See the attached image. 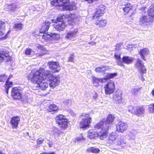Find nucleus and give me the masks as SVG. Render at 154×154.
Listing matches in <instances>:
<instances>
[{
    "instance_id": "obj_27",
    "label": "nucleus",
    "mask_w": 154,
    "mask_h": 154,
    "mask_svg": "<svg viewBox=\"0 0 154 154\" xmlns=\"http://www.w3.org/2000/svg\"><path fill=\"white\" fill-rule=\"evenodd\" d=\"M148 16L152 22L154 21V6H151L148 11Z\"/></svg>"
},
{
    "instance_id": "obj_10",
    "label": "nucleus",
    "mask_w": 154,
    "mask_h": 154,
    "mask_svg": "<svg viewBox=\"0 0 154 154\" xmlns=\"http://www.w3.org/2000/svg\"><path fill=\"white\" fill-rule=\"evenodd\" d=\"M22 92L20 88H13L12 91V95L14 99H19L21 98Z\"/></svg>"
},
{
    "instance_id": "obj_48",
    "label": "nucleus",
    "mask_w": 154,
    "mask_h": 154,
    "mask_svg": "<svg viewBox=\"0 0 154 154\" xmlns=\"http://www.w3.org/2000/svg\"><path fill=\"white\" fill-rule=\"evenodd\" d=\"M139 91V89L136 88H133L131 90L132 92L134 94H136Z\"/></svg>"
},
{
    "instance_id": "obj_52",
    "label": "nucleus",
    "mask_w": 154,
    "mask_h": 154,
    "mask_svg": "<svg viewBox=\"0 0 154 154\" xmlns=\"http://www.w3.org/2000/svg\"><path fill=\"white\" fill-rule=\"evenodd\" d=\"M134 109V107L132 106H128V111L129 112L132 113L133 110Z\"/></svg>"
},
{
    "instance_id": "obj_13",
    "label": "nucleus",
    "mask_w": 154,
    "mask_h": 154,
    "mask_svg": "<svg viewBox=\"0 0 154 154\" xmlns=\"http://www.w3.org/2000/svg\"><path fill=\"white\" fill-rule=\"evenodd\" d=\"M55 24L53 25V27L55 29L59 32L63 30L65 28L66 25L64 21H57L54 22Z\"/></svg>"
},
{
    "instance_id": "obj_42",
    "label": "nucleus",
    "mask_w": 154,
    "mask_h": 154,
    "mask_svg": "<svg viewBox=\"0 0 154 154\" xmlns=\"http://www.w3.org/2000/svg\"><path fill=\"white\" fill-rule=\"evenodd\" d=\"M21 100L22 103L23 104L27 103L28 102V97L26 96H24L21 98Z\"/></svg>"
},
{
    "instance_id": "obj_53",
    "label": "nucleus",
    "mask_w": 154,
    "mask_h": 154,
    "mask_svg": "<svg viewBox=\"0 0 154 154\" xmlns=\"http://www.w3.org/2000/svg\"><path fill=\"white\" fill-rule=\"evenodd\" d=\"M74 57V56L73 54H72L71 56H70L69 58V61H71L72 62H73L74 61L73 59Z\"/></svg>"
},
{
    "instance_id": "obj_63",
    "label": "nucleus",
    "mask_w": 154,
    "mask_h": 154,
    "mask_svg": "<svg viewBox=\"0 0 154 154\" xmlns=\"http://www.w3.org/2000/svg\"><path fill=\"white\" fill-rule=\"evenodd\" d=\"M0 154H5V153L2 152V151H0Z\"/></svg>"
},
{
    "instance_id": "obj_34",
    "label": "nucleus",
    "mask_w": 154,
    "mask_h": 154,
    "mask_svg": "<svg viewBox=\"0 0 154 154\" xmlns=\"http://www.w3.org/2000/svg\"><path fill=\"white\" fill-rule=\"evenodd\" d=\"M116 75L117 73H108L106 77V78L102 79V81L103 82V80L105 81L107 79H109L112 78Z\"/></svg>"
},
{
    "instance_id": "obj_49",
    "label": "nucleus",
    "mask_w": 154,
    "mask_h": 154,
    "mask_svg": "<svg viewBox=\"0 0 154 154\" xmlns=\"http://www.w3.org/2000/svg\"><path fill=\"white\" fill-rule=\"evenodd\" d=\"M114 56L117 61L119 60H121L120 55V54H118L117 53H115Z\"/></svg>"
},
{
    "instance_id": "obj_46",
    "label": "nucleus",
    "mask_w": 154,
    "mask_h": 154,
    "mask_svg": "<svg viewBox=\"0 0 154 154\" xmlns=\"http://www.w3.org/2000/svg\"><path fill=\"white\" fill-rule=\"evenodd\" d=\"M149 110L152 113L154 112V104H152L149 105Z\"/></svg>"
},
{
    "instance_id": "obj_9",
    "label": "nucleus",
    "mask_w": 154,
    "mask_h": 154,
    "mask_svg": "<svg viewBox=\"0 0 154 154\" xmlns=\"http://www.w3.org/2000/svg\"><path fill=\"white\" fill-rule=\"evenodd\" d=\"M134 66L140 71V72L142 74L141 75L146 73V70L144 65L143 62L140 59H137Z\"/></svg>"
},
{
    "instance_id": "obj_21",
    "label": "nucleus",
    "mask_w": 154,
    "mask_h": 154,
    "mask_svg": "<svg viewBox=\"0 0 154 154\" xmlns=\"http://www.w3.org/2000/svg\"><path fill=\"white\" fill-rule=\"evenodd\" d=\"M122 94L120 92H117L113 95V99L114 101L116 103H121L122 98L121 97Z\"/></svg>"
},
{
    "instance_id": "obj_12",
    "label": "nucleus",
    "mask_w": 154,
    "mask_h": 154,
    "mask_svg": "<svg viewBox=\"0 0 154 154\" xmlns=\"http://www.w3.org/2000/svg\"><path fill=\"white\" fill-rule=\"evenodd\" d=\"M11 57L8 51H4L0 52V60H4L6 62H8L11 61Z\"/></svg>"
},
{
    "instance_id": "obj_20",
    "label": "nucleus",
    "mask_w": 154,
    "mask_h": 154,
    "mask_svg": "<svg viewBox=\"0 0 154 154\" xmlns=\"http://www.w3.org/2000/svg\"><path fill=\"white\" fill-rule=\"evenodd\" d=\"M117 137L116 133H112L109 135L108 139L106 140V142L109 144H112L115 142Z\"/></svg>"
},
{
    "instance_id": "obj_4",
    "label": "nucleus",
    "mask_w": 154,
    "mask_h": 154,
    "mask_svg": "<svg viewBox=\"0 0 154 154\" xmlns=\"http://www.w3.org/2000/svg\"><path fill=\"white\" fill-rule=\"evenodd\" d=\"M30 75H28L27 76L28 80L31 81L32 83L37 85V86L39 87L42 90H45V89L48 88V82L45 80H42L41 79L38 78L34 79H35V82L32 81V79H33L34 77H32V78H30Z\"/></svg>"
},
{
    "instance_id": "obj_61",
    "label": "nucleus",
    "mask_w": 154,
    "mask_h": 154,
    "mask_svg": "<svg viewBox=\"0 0 154 154\" xmlns=\"http://www.w3.org/2000/svg\"><path fill=\"white\" fill-rule=\"evenodd\" d=\"M40 154H55L54 152H50L49 153L43 152V153H41Z\"/></svg>"
},
{
    "instance_id": "obj_6",
    "label": "nucleus",
    "mask_w": 154,
    "mask_h": 154,
    "mask_svg": "<svg viewBox=\"0 0 154 154\" xmlns=\"http://www.w3.org/2000/svg\"><path fill=\"white\" fill-rule=\"evenodd\" d=\"M115 85L113 81H110L106 83L104 87L105 93L109 95L112 93L115 90Z\"/></svg>"
},
{
    "instance_id": "obj_17",
    "label": "nucleus",
    "mask_w": 154,
    "mask_h": 154,
    "mask_svg": "<svg viewBox=\"0 0 154 154\" xmlns=\"http://www.w3.org/2000/svg\"><path fill=\"white\" fill-rule=\"evenodd\" d=\"M150 17L148 16H143L140 17V19L139 24L142 26H145L147 25V23L152 22V20L150 19Z\"/></svg>"
},
{
    "instance_id": "obj_62",
    "label": "nucleus",
    "mask_w": 154,
    "mask_h": 154,
    "mask_svg": "<svg viewBox=\"0 0 154 154\" xmlns=\"http://www.w3.org/2000/svg\"><path fill=\"white\" fill-rule=\"evenodd\" d=\"M151 93H152V96L154 97V88L152 90V91L151 92Z\"/></svg>"
},
{
    "instance_id": "obj_50",
    "label": "nucleus",
    "mask_w": 154,
    "mask_h": 154,
    "mask_svg": "<svg viewBox=\"0 0 154 154\" xmlns=\"http://www.w3.org/2000/svg\"><path fill=\"white\" fill-rule=\"evenodd\" d=\"M32 50L30 48H27L25 51V54L28 55L30 54Z\"/></svg>"
},
{
    "instance_id": "obj_7",
    "label": "nucleus",
    "mask_w": 154,
    "mask_h": 154,
    "mask_svg": "<svg viewBox=\"0 0 154 154\" xmlns=\"http://www.w3.org/2000/svg\"><path fill=\"white\" fill-rule=\"evenodd\" d=\"M94 128L96 129H101L100 132H105L106 133V137L108 135V131L109 129V125H105L104 121H101L97 123L94 126Z\"/></svg>"
},
{
    "instance_id": "obj_38",
    "label": "nucleus",
    "mask_w": 154,
    "mask_h": 154,
    "mask_svg": "<svg viewBox=\"0 0 154 154\" xmlns=\"http://www.w3.org/2000/svg\"><path fill=\"white\" fill-rule=\"evenodd\" d=\"M131 8V4H128L125 5V7L123 8L124 12L127 13L130 10Z\"/></svg>"
},
{
    "instance_id": "obj_26",
    "label": "nucleus",
    "mask_w": 154,
    "mask_h": 154,
    "mask_svg": "<svg viewBox=\"0 0 154 154\" xmlns=\"http://www.w3.org/2000/svg\"><path fill=\"white\" fill-rule=\"evenodd\" d=\"M123 63L129 64L131 63L133 61V58L128 56H124L122 59Z\"/></svg>"
},
{
    "instance_id": "obj_45",
    "label": "nucleus",
    "mask_w": 154,
    "mask_h": 154,
    "mask_svg": "<svg viewBox=\"0 0 154 154\" xmlns=\"http://www.w3.org/2000/svg\"><path fill=\"white\" fill-rule=\"evenodd\" d=\"M44 140L43 138L40 137L38 138L36 141L37 144L38 145L42 144Z\"/></svg>"
},
{
    "instance_id": "obj_30",
    "label": "nucleus",
    "mask_w": 154,
    "mask_h": 154,
    "mask_svg": "<svg viewBox=\"0 0 154 154\" xmlns=\"http://www.w3.org/2000/svg\"><path fill=\"white\" fill-rule=\"evenodd\" d=\"M7 8L9 11H15L18 8V5L15 4H10L7 5Z\"/></svg>"
},
{
    "instance_id": "obj_64",
    "label": "nucleus",
    "mask_w": 154,
    "mask_h": 154,
    "mask_svg": "<svg viewBox=\"0 0 154 154\" xmlns=\"http://www.w3.org/2000/svg\"><path fill=\"white\" fill-rule=\"evenodd\" d=\"M41 54L39 55V56H42V55H43L44 54Z\"/></svg>"
},
{
    "instance_id": "obj_43",
    "label": "nucleus",
    "mask_w": 154,
    "mask_h": 154,
    "mask_svg": "<svg viewBox=\"0 0 154 154\" xmlns=\"http://www.w3.org/2000/svg\"><path fill=\"white\" fill-rule=\"evenodd\" d=\"M58 0H53L51 2V4L52 5H54L55 6H60L59 5V2H58Z\"/></svg>"
},
{
    "instance_id": "obj_40",
    "label": "nucleus",
    "mask_w": 154,
    "mask_h": 154,
    "mask_svg": "<svg viewBox=\"0 0 154 154\" xmlns=\"http://www.w3.org/2000/svg\"><path fill=\"white\" fill-rule=\"evenodd\" d=\"M93 80L94 85L96 87H97L99 85L98 83L100 80L96 77H94L93 79Z\"/></svg>"
},
{
    "instance_id": "obj_57",
    "label": "nucleus",
    "mask_w": 154,
    "mask_h": 154,
    "mask_svg": "<svg viewBox=\"0 0 154 154\" xmlns=\"http://www.w3.org/2000/svg\"><path fill=\"white\" fill-rule=\"evenodd\" d=\"M95 70L96 72H101V67H99L96 68L95 69Z\"/></svg>"
},
{
    "instance_id": "obj_56",
    "label": "nucleus",
    "mask_w": 154,
    "mask_h": 154,
    "mask_svg": "<svg viewBox=\"0 0 154 154\" xmlns=\"http://www.w3.org/2000/svg\"><path fill=\"white\" fill-rule=\"evenodd\" d=\"M108 68L107 66H104L101 67V72H103Z\"/></svg>"
},
{
    "instance_id": "obj_16",
    "label": "nucleus",
    "mask_w": 154,
    "mask_h": 154,
    "mask_svg": "<svg viewBox=\"0 0 154 154\" xmlns=\"http://www.w3.org/2000/svg\"><path fill=\"white\" fill-rule=\"evenodd\" d=\"M78 33V30L77 29H72L67 32L65 37L67 39L72 40L77 36Z\"/></svg>"
},
{
    "instance_id": "obj_33",
    "label": "nucleus",
    "mask_w": 154,
    "mask_h": 154,
    "mask_svg": "<svg viewBox=\"0 0 154 154\" xmlns=\"http://www.w3.org/2000/svg\"><path fill=\"white\" fill-rule=\"evenodd\" d=\"M117 141L116 142V144L122 147L125 146L126 145L125 142L122 139L117 138Z\"/></svg>"
},
{
    "instance_id": "obj_39",
    "label": "nucleus",
    "mask_w": 154,
    "mask_h": 154,
    "mask_svg": "<svg viewBox=\"0 0 154 154\" xmlns=\"http://www.w3.org/2000/svg\"><path fill=\"white\" fill-rule=\"evenodd\" d=\"M58 2H59V5L60 6H63L65 4H69V0H58Z\"/></svg>"
},
{
    "instance_id": "obj_14",
    "label": "nucleus",
    "mask_w": 154,
    "mask_h": 154,
    "mask_svg": "<svg viewBox=\"0 0 154 154\" xmlns=\"http://www.w3.org/2000/svg\"><path fill=\"white\" fill-rule=\"evenodd\" d=\"M128 127L127 124L122 122H119L116 125V131L118 133H123L126 130Z\"/></svg>"
},
{
    "instance_id": "obj_28",
    "label": "nucleus",
    "mask_w": 154,
    "mask_h": 154,
    "mask_svg": "<svg viewBox=\"0 0 154 154\" xmlns=\"http://www.w3.org/2000/svg\"><path fill=\"white\" fill-rule=\"evenodd\" d=\"M49 112H57L58 109V107L56 105L54 104L50 105L47 109Z\"/></svg>"
},
{
    "instance_id": "obj_11",
    "label": "nucleus",
    "mask_w": 154,
    "mask_h": 154,
    "mask_svg": "<svg viewBox=\"0 0 154 154\" xmlns=\"http://www.w3.org/2000/svg\"><path fill=\"white\" fill-rule=\"evenodd\" d=\"M5 23L0 21V38H2L5 39L7 38V34L9 32V31L7 33L5 34Z\"/></svg>"
},
{
    "instance_id": "obj_55",
    "label": "nucleus",
    "mask_w": 154,
    "mask_h": 154,
    "mask_svg": "<svg viewBox=\"0 0 154 154\" xmlns=\"http://www.w3.org/2000/svg\"><path fill=\"white\" fill-rule=\"evenodd\" d=\"M83 137H82V136H81L80 137H77L76 138V140H75V141H78L79 140H82V139H83Z\"/></svg>"
},
{
    "instance_id": "obj_59",
    "label": "nucleus",
    "mask_w": 154,
    "mask_h": 154,
    "mask_svg": "<svg viewBox=\"0 0 154 154\" xmlns=\"http://www.w3.org/2000/svg\"><path fill=\"white\" fill-rule=\"evenodd\" d=\"M89 44H90L91 45H95L96 44V42H91L88 43Z\"/></svg>"
},
{
    "instance_id": "obj_2",
    "label": "nucleus",
    "mask_w": 154,
    "mask_h": 154,
    "mask_svg": "<svg viewBox=\"0 0 154 154\" xmlns=\"http://www.w3.org/2000/svg\"><path fill=\"white\" fill-rule=\"evenodd\" d=\"M50 23L48 21H46L43 23L40 30V33H43L42 38L45 40L48 39L58 40L60 37V35L58 34L50 33H48L47 32L49 27Z\"/></svg>"
},
{
    "instance_id": "obj_32",
    "label": "nucleus",
    "mask_w": 154,
    "mask_h": 154,
    "mask_svg": "<svg viewBox=\"0 0 154 154\" xmlns=\"http://www.w3.org/2000/svg\"><path fill=\"white\" fill-rule=\"evenodd\" d=\"M66 18H67V15L63 14L62 15H61L60 17H58L56 19H53L51 20L52 22H57V21H64V20H66Z\"/></svg>"
},
{
    "instance_id": "obj_54",
    "label": "nucleus",
    "mask_w": 154,
    "mask_h": 154,
    "mask_svg": "<svg viewBox=\"0 0 154 154\" xmlns=\"http://www.w3.org/2000/svg\"><path fill=\"white\" fill-rule=\"evenodd\" d=\"M117 62L119 65L122 66H124V65L123 64V62H122V61H121V60H120L117 61Z\"/></svg>"
},
{
    "instance_id": "obj_31",
    "label": "nucleus",
    "mask_w": 154,
    "mask_h": 154,
    "mask_svg": "<svg viewBox=\"0 0 154 154\" xmlns=\"http://www.w3.org/2000/svg\"><path fill=\"white\" fill-rule=\"evenodd\" d=\"M100 149L94 147H89L87 149L88 152H91L93 153H97L99 152Z\"/></svg>"
},
{
    "instance_id": "obj_44",
    "label": "nucleus",
    "mask_w": 154,
    "mask_h": 154,
    "mask_svg": "<svg viewBox=\"0 0 154 154\" xmlns=\"http://www.w3.org/2000/svg\"><path fill=\"white\" fill-rule=\"evenodd\" d=\"M7 76H6L5 75H2L0 76V82H4L5 81V80L7 79Z\"/></svg>"
},
{
    "instance_id": "obj_51",
    "label": "nucleus",
    "mask_w": 154,
    "mask_h": 154,
    "mask_svg": "<svg viewBox=\"0 0 154 154\" xmlns=\"http://www.w3.org/2000/svg\"><path fill=\"white\" fill-rule=\"evenodd\" d=\"M128 135L131 137V138L134 139L135 138V134L131 132H130Z\"/></svg>"
},
{
    "instance_id": "obj_35",
    "label": "nucleus",
    "mask_w": 154,
    "mask_h": 154,
    "mask_svg": "<svg viewBox=\"0 0 154 154\" xmlns=\"http://www.w3.org/2000/svg\"><path fill=\"white\" fill-rule=\"evenodd\" d=\"M23 24L21 23L15 24L13 26L14 29H16L18 30H20L23 29Z\"/></svg>"
},
{
    "instance_id": "obj_19",
    "label": "nucleus",
    "mask_w": 154,
    "mask_h": 154,
    "mask_svg": "<svg viewBox=\"0 0 154 154\" xmlns=\"http://www.w3.org/2000/svg\"><path fill=\"white\" fill-rule=\"evenodd\" d=\"M135 114L138 116H143L145 114V108L141 106H137L136 108Z\"/></svg>"
},
{
    "instance_id": "obj_1",
    "label": "nucleus",
    "mask_w": 154,
    "mask_h": 154,
    "mask_svg": "<svg viewBox=\"0 0 154 154\" xmlns=\"http://www.w3.org/2000/svg\"><path fill=\"white\" fill-rule=\"evenodd\" d=\"M30 78L34 77V79L38 78L42 80H45L48 82H50L49 85L50 87L53 88L58 84L59 81V78L54 76L51 73V71L45 70L43 68H40L39 70L35 71H32L29 75ZM32 81L35 82V79H32Z\"/></svg>"
},
{
    "instance_id": "obj_24",
    "label": "nucleus",
    "mask_w": 154,
    "mask_h": 154,
    "mask_svg": "<svg viewBox=\"0 0 154 154\" xmlns=\"http://www.w3.org/2000/svg\"><path fill=\"white\" fill-rule=\"evenodd\" d=\"M141 58L144 61L146 60L145 56H147L149 54L148 49L145 48L141 50L139 52Z\"/></svg>"
},
{
    "instance_id": "obj_5",
    "label": "nucleus",
    "mask_w": 154,
    "mask_h": 154,
    "mask_svg": "<svg viewBox=\"0 0 154 154\" xmlns=\"http://www.w3.org/2000/svg\"><path fill=\"white\" fill-rule=\"evenodd\" d=\"M82 120L79 124V127L84 130L87 128H88L90 126L89 124L92 122L91 119L90 115L86 114L82 115Z\"/></svg>"
},
{
    "instance_id": "obj_58",
    "label": "nucleus",
    "mask_w": 154,
    "mask_h": 154,
    "mask_svg": "<svg viewBox=\"0 0 154 154\" xmlns=\"http://www.w3.org/2000/svg\"><path fill=\"white\" fill-rule=\"evenodd\" d=\"M49 146L50 147H51L53 146V142L51 141H50L48 143Z\"/></svg>"
},
{
    "instance_id": "obj_29",
    "label": "nucleus",
    "mask_w": 154,
    "mask_h": 154,
    "mask_svg": "<svg viewBox=\"0 0 154 154\" xmlns=\"http://www.w3.org/2000/svg\"><path fill=\"white\" fill-rule=\"evenodd\" d=\"M75 14H70L67 15L66 21H68L69 23H71L72 22H74L75 20Z\"/></svg>"
},
{
    "instance_id": "obj_8",
    "label": "nucleus",
    "mask_w": 154,
    "mask_h": 154,
    "mask_svg": "<svg viewBox=\"0 0 154 154\" xmlns=\"http://www.w3.org/2000/svg\"><path fill=\"white\" fill-rule=\"evenodd\" d=\"M48 65L50 69L54 73L57 72L60 69V67L58 62L49 61L48 63Z\"/></svg>"
},
{
    "instance_id": "obj_60",
    "label": "nucleus",
    "mask_w": 154,
    "mask_h": 154,
    "mask_svg": "<svg viewBox=\"0 0 154 154\" xmlns=\"http://www.w3.org/2000/svg\"><path fill=\"white\" fill-rule=\"evenodd\" d=\"M13 77V75H10L9 76L8 78L7 79V81H8L9 82V84H10L9 82H11L9 81V80L11 78Z\"/></svg>"
},
{
    "instance_id": "obj_15",
    "label": "nucleus",
    "mask_w": 154,
    "mask_h": 154,
    "mask_svg": "<svg viewBox=\"0 0 154 154\" xmlns=\"http://www.w3.org/2000/svg\"><path fill=\"white\" fill-rule=\"evenodd\" d=\"M105 9V7L103 5H101L100 6L96 9V12L94 14L93 16L92 17V19H96L97 17L102 16L104 12Z\"/></svg>"
},
{
    "instance_id": "obj_25",
    "label": "nucleus",
    "mask_w": 154,
    "mask_h": 154,
    "mask_svg": "<svg viewBox=\"0 0 154 154\" xmlns=\"http://www.w3.org/2000/svg\"><path fill=\"white\" fill-rule=\"evenodd\" d=\"M107 23V21L105 19H99L96 21V24L99 27H103L105 26Z\"/></svg>"
},
{
    "instance_id": "obj_37",
    "label": "nucleus",
    "mask_w": 154,
    "mask_h": 154,
    "mask_svg": "<svg viewBox=\"0 0 154 154\" xmlns=\"http://www.w3.org/2000/svg\"><path fill=\"white\" fill-rule=\"evenodd\" d=\"M65 116L62 115H59L57 116L55 118V120L56 123L60 122V121H62L63 119L65 118Z\"/></svg>"
},
{
    "instance_id": "obj_47",
    "label": "nucleus",
    "mask_w": 154,
    "mask_h": 154,
    "mask_svg": "<svg viewBox=\"0 0 154 154\" xmlns=\"http://www.w3.org/2000/svg\"><path fill=\"white\" fill-rule=\"evenodd\" d=\"M71 100L70 99H66L65 100L63 103H64L66 105H69L71 103Z\"/></svg>"
},
{
    "instance_id": "obj_3",
    "label": "nucleus",
    "mask_w": 154,
    "mask_h": 154,
    "mask_svg": "<svg viewBox=\"0 0 154 154\" xmlns=\"http://www.w3.org/2000/svg\"><path fill=\"white\" fill-rule=\"evenodd\" d=\"M106 133L104 132H99L97 133L92 130H90L88 132V137L91 139H99L103 140L106 138Z\"/></svg>"
},
{
    "instance_id": "obj_18",
    "label": "nucleus",
    "mask_w": 154,
    "mask_h": 154,
    "mask_svg": "<svg viewBox=\"0 0 154 154\" xmlns=\"http://www.w3.org/2000/svg\"><path fill=\"white\" fill-rule=\"evenodd\" d=\"M20 117L18 116H13L10 121L11 126L13 128H16L20 121Z\"/></svg>"
},
{
    "instance_id": "obj_36",
    "label": "nucleus",
    "mask_w": 154,
    "mask_h": 154,
    "mask_svg": "<svg viewBox=\"0 0 154 154\" xmlns=\"http://www.w3.org/2000/svg\"><path fill=\"white\" fill-rule=\"evenodd\" d=\"M64 6L63 8L67 10L72 11L75 8V7L72 5H65Z\"/></svg>"
},
{
    "instance_id": "obj_22",
    "label": "nucleus",
    "mask_w": 154,
    "mask_h": 154,
    "mask_svg": "<svg viewBox=\"0 0 154 154\" xmlns=\"http://www.w3.org/2000/svg\"><path fill=\"white\" fill-rule=\"evenodd\" d=\"M115 117L111 114L109 115L107 117L106 121L104 122L105 125H109V127Z\"/></svg>"
},
{
    "instance_id": "obj_23",
    "label": "nucleus",
    "mask_w": 154,
    "mask_h": 154,
    "mask_svg": "<svg viewBox=\"0 0 154 154\" xmlns=\"http://www.w3.org/2000/svg\"><path fill=\"white\" fill-rule=\"evenodd\" d=\"M68 120L66 118L63 119L62 121H60V122L57 123L59 126L62 128V129H65L68 126Z\"/></svg>"
},
{
    "instance_id": "obj_41",
    "label": "nucleus",
    "mask_w": 154,
    "mask_h": 154,
    "mask_svg": "<svg viewBox=\"0 0 154 154\" xmlns=\"http://www.w3.org/2000/svg\"><path fill=\"white\" fill-rule=\"evenodd\" d=\"M9 82L8 81L6 82V85L7 87V88H6V92L7 94H8V90L9 88L11 87V85L12 84V82H9L10 84H8Z\"/></svg>"
}]
</instances>
